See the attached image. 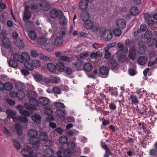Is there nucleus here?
Segmentation results:
<instances>
[{"label":"nucleus","mask_w":157,"mask_h":157,"mask_svg":"<svg viewBox=\"0 0 157 157\" xmlns=\"http://www.w3.org/2000/svg\"><path fill=\"white\" fill-rule=\"evenodd\" d=\"M26 11L24 12V17L26 19H29L31 17V14L27 10H26Z\"/></svg>","instance_id":"64"},{"label":"nucleus","mask_w":157,"mask_h":157,"mask_svg":"<svg viewBox=\"0 0 157 157\" xmlns=\"http://www.w3.org/2000/svg\"><path fill=\"white\" fill-rule=\"evenodd\" d=\"M17 108L19 109V112L21 115L28 116L30 115V112L27 110L23 109V107L21 105H18L17 107Z\"/></svg>","instance_id":"13"},{"label":"nucleus","mask_w":157,"mask_h":157,"mask_svg":"<svg viewBox=\"0 0 157 157\" xmlns=\"http://www.w3.org/2000/svg\"><path fill=\"white\" fill-rule=\"evenodd\" d=\"M79 132L75 129H71L67 132V134L71 136H75L77 135Z\"/></svg>","instance_id":"52"},{"label":"nucleus","mask_w":157,"mask_h":157,"mask_svg":"<svg viewBox=\"0 0 157 157\" xmlns=\"http://www.w3.org/2000/svg\"><path fill=\"white\" fill-rule=\"evenodd\" d=\"M90 56L92 59L96 58L98 57H101L102 56V54L99 51H98L96 52L91 53Z\"/></svg>","instance_id":"32"},{"label":"nucleus","mask_w":157,"mask_h":157,"mask_svg":"<svg viewBox=\"0 0 157 157\" xmlns=\"http://www.w3.org/2000/svg\"><path fill=\"white\" fill-rule=\"evenodd\" d=\"M56 113L57 117L59 118L64 117L66 114L65 110L59 109H58L56 110Z\"/></svg>","instance_id":"24"},{"label":"nucleus","mask_w":157,"mask_h":157,"mask_svg":"<svg viewBox=\"0 0 157 157\" xmlns=\"http://www.w3.org/2000/svg\"><path fill=\"white\" fill-rule=\"evenodd\" d=\"M2 131L6 136L10 137L11 135L9 131L5 127H4L2 129Z\"/></svg>","instance_id":"55"},{"label":"nucleus","mask_w":157,"mask_h":157,"mask_svg":"<svg viewBox=\"0 0 157 157\" xmlns=\"http://www.w3.org/2000/svg\"><path fill=\"white\" fill-rule=\"evenodd\" d=\"M105 35L106 36V38L108 40H109L112 37V33L109 31H105L104 33Z\"/></svg>","instance_id":"56"},{"label":"nucleus","mask_w":157,"mask_h":157,"mask_svg":"<svg viewBox=\"0 0 157 157\" xmlns=\"http://www.w3.org/2000/svg\"><path fill=\"white\" fill-rule=\"evenodd\" d=\"M109 63L110 64L111 67L113 69H117L119 67V65L117 63V61L113 58H110L109 59Z\"/></svg>","instance_id":"14"},{"label":"nucleus","mask_w":157,"mask_h":157,"mask_svg":"<svg viewBox=\"0 0 157 157\" xmlns=\"http://www.w3.org/2000/svg\"><path fill=\"white\" fill-rule=\"evenodd\" d=\"M117 48L120 49L117 52V53H121L122 51H124V46L123 43L121 42H119L117 45Z\"/></svg>","instance_id":"43"},{"label":"nucleus","mask_w":157,"mask_h":157,"mask_svg":"<svg viewBox=\"0 0 157 157\" xmlns=\"http://www.w3.org/2000/svg\"><path fill=\"white\" fill-rule=\"evenodd\" d=\"M72 152L71 150L67 149L63 151V155L64 157H70L71 156Z\"/></svg>","instance_id":"51"},{"label":"nucleus","mask_w":157,"mask_h":157,"mask_svg":"<svg viewBox=\"0 0 157 157\" xmlns=\"http://www.w3.org/2000/svg\"><path fill=\"white\" fill-rule=\"evenodd\" d=\"M83 68L85 71H90L92 69L93 67L91 63H87L84 66Z\"/></svg>","instance_id":"36"},{"label":"nucleus","mask_w":157,"mask_h":157,"mask_svg":"<svg viewBox=\"0 0 157 157\" xmlns=\"http://www.w3.org/2000/svg\"><path fill=\"white\" fill-rule=\"evenodd\" d=\"M63 71L65 73L68 75H71L73 71L72 68L68 66L66 67Z\"/></svg>","instance_id":"39"},{"label":"nucleus","mask_w":157,"mask_h":157,"mask_svg":"<svg viewBox=\"0 0 157 157\" xmlns=\"http://www.w3.org/2000/svg\"><path fill=\"white\" fill-rule=\"evenodd\" d=\"M33 120L35 122L39 124L40 122L41 119V117L38 114H35L31 117Z\"/></svg>","instance_id":"29"},{"label":"nucleus","mask_w":157,"mask_h":157,"mask_svg":"<svg viewBox=\"0 0 157 157\" xmlns=\"http://www.w3.org/2000/svg\"><path fill=\"white\" fill-rule=\"evenodd\" d=\"M46 41V39L44 37H39L37 39V43L41 45H44Z\"/></svg>","instance_id":"48"},{"label":"nucleus","mask_w":157,"mask_h":157,"mask_svg":"<svg viewBox=\"0 0 157 157\" xmlns=\"http://www.w3.org/2000/svg\"><path fill=\"white\" fill-rule=\"evenodd\" d=\"M29 103L32 106H37L39 105V100H37L35 98H31L29 100Z\"/></svg>","instance_id":"38"},{"label":"nucleus","mask_w":157,"mask_h":157,"mask_svg":"<svg viewBox=\"0 0 157 157\" xmlns=\"http://www.w3.org/2000/svg\"><path fill=\"white\" fill-rule=\"evenodd\" d=\"M13 59L17 62L20 63H22L21 56L18 54L16 53L14 55Z\"/></svg>","instance_id":"41"},{"label":"nucleus","mask_w":157,"mask_h":157,"mask_svg":"<svg viewBox=\"0 0 157 157\" xmlns=\"http://www.w3.org/2000/svg\"><path fill=\"white\" fill-rule=\"evenodd\" d=\"M59 141L61 144H65L67 142V139L65 136H63L59 138Z\"/></svg>","instance_id":"53"},{"label":"nucleus","mask_w":157,"mask_h":157,"mask_svg":"<svg viewBox=\"0 0 157 157\" xmlns=\"http://www.w3.org/2000/svg\"><path fill=\"white\" fill-rule=\"evenodd\" d=\"M41 53H38L36 50H32L30 51V55L33 58H36L38 56H40Z\"/></svg>","instance_id":"45"},{"label":"nucleus","mask_w":157,"mask_h":157,"mask_svg":"<svg viewBox=\"0 0 157 157\" xmlns=\"http://www.w3.org/2000/svg\"><path fill=\"white\" fill-rule=\"evenodd\" d=\"M21 152L24 157H37L36 154L33 152V148L29 146L22 149Z\"/></svg>","instance_id":"2"},{"label":"nucleus","mask_w":157,"mask_h":157,"mask_svg":"<svg viewBox=\"0 0 157 157\" xmlns=\"http://www.w3.org/2000/svg\"><path fill=\"white\" fill-rule=\"evenodd\" d=\"M44 144V146L49 147L52 146L53 144V142L50 140H47L45 141Z\"/></svg>","instance_id":"63"},{"label":"nucleus","mask_w":157,"mask_h":157,"mask_svg":"<svg viewBox=\"0 0 157 157\" xmlns=\"http://www.w3.org/2000/svg\"><path fill=\"white\" fill-rule=\"evenodd\" d=\"M10 93L11 94H12L13 95H12V97H16L20 99H23L25 96V93L22 90H18L16 92L14 91H12Z\"/></svg>","instance_id":"5"},{"label":"nucleus","mask_w":157,"mask_h":157,"mask_svg":"<svg viewBox=\"0 0 157 157\" xmlns=\"http://www.w3.org/2000/svg\"><path fill=\"white\" fill-rule=\"evenodd\" d=\"M113 32L115 36H119L121 34V30L118 28L115 29L113 31Z\"/></svg>","instance_id":"61"},{"label":"nucleus","mask_w":157,"mask_h":157,"mask_svg":"<svg viewBox=\"0 0 157 157\" xmlns=\"http://www.w3.org/2000/svg\"><path fill=\"white\" fill-rule=\"evenodd\" d=\"M0 42L6 47H8L11 44L9 39L6 37V34L3 32L0 33Z\"/></svg>","instance_id":"3"},{"label":"nucleus","mask_w":157,"mask_h":157,"mask_svg":"<svg viewBox=\"0 0 157 157\" xmlns=\"http://www.w3.org/2000/svg\"><path fill=\"white\" fill-rule=\"evenodd\" d=\"M49 80L51 82L56 83H59L60 81V79L56 75H52L49 77Z\"/></svg>","instance_id":"19"},{"label":"nucleus","mask_w":157,"mask_h":157,"mask_svg":"<svg viewBox=\"0 0 157 157\" xmlns=\"http://www.w3.org/2000/svg\"><path fill=\"white\" fill-rule=\"evenodd\" d=\"M63 39L61 37H57L55 40L54 44L56 46H60L63 43Z\"/></svg>","instance_id":"23"},{"label":"nucleus","mask_w":157,"mask_h":157,"mask_svg":"<svg viewBox=\"0 0 157 157\" xmlns=\"http://www.w3.org/2000/svg\"><path fill=\"white\" fill-rule=\"evenodd\" d=\"M6 113L8 115V116L13 119L14 121H17L18 120V117L16 116V112L10 109H7L6 111Z\"/></svg>","instance_id":"7"},{"label":"nucleus","mask_w":157,"mask_h":157,"mask_svg":"<svg viewBox=\"0 0 157 157\" xmlns=\"http://www.w3.org/2000/svg\"><path fill=\"white\" fill-rule=\"evenodd\" d=\"M16 43L17 46L19 48H22L24 47V44L22 41L21 40H17L16 41Z\"/></svg>","instance_id":"54"},{"label":"nucleus","mask_w":157,"mask_h":157,"mask_svg":"<svg viewBox=\"0 0 157 157\" xmlns=\"http://www.w3.org/2000/svg\"><path fill=\"white\" fill-rule=\"evenodd\" d=\"M75 143L72 142H68L67 144V149L71 150V151H74V149L75 147Z\"/></svg>","instance_id":"34"},{"label":"nucleus","mask_w":157,"mask_h":157,"mask_svg":"<svg viewBox=\"0 0 157 157\" xmlns=\"http://www.w3.org/2000/svg\"><path fill=\"white\" fill-rule=\"evenodd\" d=\"M133 44V41L132 40L129 39H127L125 42V45L126 49L128 51V48L127 47Z\"/></svg>","instance_id":"62"},{"label":"nucleus","mask_w":157,"mask_h":157,"mask_svg":"<svg viewBox=\"0 0 157 157\" xmlns=\"http://www.w3.org/2000/svg\"><path fill=\"white\" fill-rule=\"evenodd\" d=\"M99 72L101 75H107L109 72V69L105 66H102L100 68Z\"/></svg>","instance_id":"27"},{"label":"nucleus","mask_w":157,"mask_h":157,"mask_svg":"<svg viewBox=\"0 0 157 157\" xmlns=\"http://www.w3.org/2000/svg\"><path fill=\"white\" fill-rule=\"evenodd\" d=\"M139 10L137 8L136 6H133L130 10V13L131 14L134 16L138 13Z\"/></svg>","instance_id":"42"},{"label":"nucleus","mask_w":157,"mask_h":157,"mask_svg":"<svg viewBox=\"0 0 157 157\" xmlns=\"http://www.w3.org/2000/svg\"><path fill=\"white\" fill-rule=\"evenodd\" d=\"M47 68L48 70L51 71H54L56 69V66L53 63H49L47 65Z\"/></svg>","instance_id":"44"},{"label":"nucleus","mask_w":157,"mask_h":157,"mask_svg":"<svg viewBox=\"0 0 157 157\" xmlns=\"http://www.w3.org/2000/svg\"><path fill=\"white\" fill-rule=\"evenodd\" d=\"M53 151L50 148L48 147L45 149L44 151L45 157H51L53 153Z\"/></svg>","instance_id":"17"},{"label":"nucleus","mask_w":157,"mask_h":157,"mask_svg":"<svg viewBox=\"0 0 157 157\" xmlns=\"http://www.w3.org/2000/svg\"><path fill=\"white\" fill-rule=\"evenodd\" d=\"M57 66L58 69L61 71H63V70L65 67L63 63L61 62H58L57 64Z\"/></svg>","instance_id":"57"},{"label":"nucleus","mask_w":157,"mask_h":157,"mask_svg":"<svg viewBox=\"0 0 157 157\" xmlns=\"http://www.w3.org/2000/svg\"><path fill=\"white\" fill-rule=\"evenodd\" d=\"M21 56L22 62L24 60L27 61L30 60V56L29 54L26 52H23L22 53Z\"/></svg>","instance_id":"26"},{"label":"nucleus","mask_w":157,"mask_h":157,"mask_svg":"<svg viewBox=\"0 0 157 157\" xmlns=\"http://www.w3.org/2000/svg\"><path fill=\"white\" fill-rule=\"evenodd\" d=\"M27 96L30 98H35L37 97V94L35 91L30 90L27 92Z\"/></svg>","instance_id":"30"},{"label":"nucleus","mask_w":157,"mask_h":157,"mask_svg":"<svg viewBox=\"0 0 157 157\" xmlns=\"http://www.w3.org/2000/svg\"><path fill=\"white\" fill-rule=\"evenodd\" d=\"M152 33L150 30H147L144 34V37L145 39L148 40L150 39L152 36Z\"/></svg>","instance_id":"31"},{"label":"nucleus","mask_w":157,"mask_h":157,"mask_svg":"<svg viewBox=\"0 0 157 157\" xmlns=\"http://www.w3.org/2000/svg\"><path fill=\"white\" fill-rule=\"evenodd\" d=\"M54 105L56 108L64 109L65 108L63 104L61 102H55L54 103Z\"/></svg>","instance_id":"50"},{"label":"nucleus","mask_w":157,"mask_h":157,"mask_svg":"<svg viewBox=\"0 0 157 157\" xmlns=\"http://www.w3.org/2000/svg\"><path fill=\"white\" fill-rule=\"evenodd\" d=\"M38 6L37 1L36 0H34L31 2L30 5L25 7V10H28L32 12H36L38 10Z\"/></svg>","instance_id":"4"},{"label":"nucleus","mask_w":157,"mask_h":157,"mask_svg":"<svg viewBox=\"0 0 157 157\" xmlns=\"http://www.w3.org/2000/svg\"><path fill=\"white\" fill-rule=\"evenodd\" d=\"M59 24L62 25H65L67 23V19L63 15V11H60L59 15L58 17Z\"/></svg>","instance_id":"6"},{"label":"nucleus","mask_w":157,"mask_h":157,"mask_svg":"<svg viewBox=\"0 0 157 157\" xmlns=\"http://www.w3.org/2000/svg\"><path fill=\"white\" fill-rule=\"evenodd\" d=\"M50 102L49 99L47 98L41 97L39 99V104H40L42 106H46L48 105Z\"/></svg>","instance_id":"11"},{"label":"nucleus","mask_w":157,"mask_h":157,"mask_svg":"<svg viewBox=\"0 0 157 157\" xmlns=\"http://www.w3.org/2000/svg\"><path fill=\"white\" fill-rule=\"evenodd\" d=\"M28 36L30 39L33 40H35L37 36L36 32L33 30H31L29 32Z\"/></svg>","instance_id":"25"},{"label":"nucleus","mask_w":157,"mask_h":157,"mask_svg":"<svg viewBox=\"0 0 157 157\" xmlns=\"http://www.w3.org/2000/svg\"><path fill=\"white\" fill-rule=\"evenodd\" d=\"M88 4L85 0H82L79 4V8L82 10L86 9L88 7Z\"/></svg>","instance_id":"21"},{"label":"nucleus","mask_w":157,"mask_h":157,"mask_svg":"<svg viewBox=\"0 0 157 157\" xmlns=\"http://www.w3.org/2000/svg\"><path fill=\"white\" fill-rule=\"evenodd\" d=\"M84 26L87 29H91L93 27V24L90 20L86 21L84 24Z\"/></svg>","instance_id":"18"},{"label":"nucleus","mask_w":157,"mask_h":157,"mask_svg":"<svg viewBox=\"0 0 157 157\" xmlns=\"http://www.w3.org/2000/svg\"><path fill=\"white\" fill-rule=\"evenodd\" d=\"M17 134L18 136H21L22 133V127L21 126L18 124H16L14 126Z\"/></svg>","instance_id":"22"},{"label":"nucleus","mask_w":157,"mask_h":157,"mask_svg":"<svg viewBox=\"0 0 157 157\" xmlns=\"http://www.w3.org/2000/svg\"><path fill=\"white\" fill-rule=\"evenodd\" d=\"M4 90H10L13 88L12 84L10 82L4 83Z\"/></svg>","instance_id":"35"},{"label":"nucleus","mask_w":157,"mask_h":157,"mask_svg":"<svg viewBox=\"0 0 157 157\" xmlns=\"http://www.w3.org/2000/svg\"><path fill=\"white\" fill-rule=\"evenodd\" d=\"M77 68H80L82 64V62L80 60L78 59L76 60V62L73 64Z\"/></svg>","instance_id":"59"},{"label":"nucleus","mask_w":157,"mask_h":157,"mask_svg":"<svg viewBox=\"0 0 157 157\" xmlns=\"http://www.w3.org/2000/svg\"><path fill=\"white\" fill-rule=\"evenodd\" d=\"M130 98L132 100V102L135 104H138L139 102V101L138 100L136 96L134 95H131Z\"/></svg>","instance_id":"60"},{"label":"nucleus","mask_w":157,"mask_h":157,"mask_svg":"<svg viewBox=\"0 0 157 157\" xmlns=\"http://www.w3.org/2000/svg\"><path fill=\"white\" fill-rule=\"evenodd\" d=\"M32 63L33 67H40L41 65L40 62L38 60L36 59L33 60L32 61Z\"/></svg>","instance_id":"49"},{"label":"nucleus","mask_w":157,"mask_h":157,"mask_svg":"<svg viewBox=\"0 0 157 157\" xmlns=\"http://www.w3.org/2000/svg\"><path fill=\"white\" fill-rule=\"evenodd\" d=\"M28 135L31 137L30 142L32 144L33 147L35 149L38 148L40 140L36 137L38 135L37 132L35 130H31L29 131Z\"/></svg>","instance_id":"1"},{"label":"nucleus","mask_w":157,"mask_h":157,"mask_svg":"<svg viewBox=\"0 0 157 157\" xmlns=\"http://www.w3.org/2000/svg\"><path fill=\"white\" fill-rule=\"evenodd\" d=\"M80 17L81 19L83 21L88 20L90 17V15L87 12L83 11L80 14Z\"/></svg>","instance_id":"16"},{"label":"nucleus","mask_w":157,"mask_h":157,"mask_svg":"<svg viewBox=\"0 0 157 157\" xmlns=\"http://www.w3.org/2000/svg\"><path fill=\"white\" fill-rule=\"evenodd\" d=\"M116 24L117 27L121 29L125 28L126 25L125 21L122 19H118L117 21Z\"/></svg>","instance_id":"12"},{"label":"nucleus","mask_w":157,"mask_h":157,"mask_svg":"<svg viewBox=\"0 0 157 157\" xmlns=\"http://www.w3.org/2000/svg\"><path fill=\"white\" fill-rule=\"evenodd\" d=\"M136 55V48L134 45H133L130 47L128 57L130 59H132L133 61L135 60Z\"/></svg>","instance_id":"9"},{"label":"nucleus","mask_w":157,"mask_h":157,"mask_svg":"<svg viewBox=\"0 0 157 157\" xmlns=\"http://www.w3.org/2000/svg\"><path fill=\"white\" fill-rule=\"evenodd\" d=\"M60 35L62 37H64L67 33V32L65 28H62L59 32Z\"/></svg>","instance_id":"58"},{"label":"nucleus","mask_w":157,"mask_h":157,"mask_svg":"<svg viewBox=\"0 0 157 157\" xmlns=\"http://www.w3.org/2000/svg\"><path fill=\"white\" fill-rule=\"evenodd\" d=\"M146 51V48L145 46L139 47L137 53L139 55H144Z\"/></svg>","instance_id":"37"},{"label":"nucleus","mask_w":157,"mask_h":157,"mask_svg":"<svg viewBox=\"0 0 157 157\" xmlns=\"http://www.w3.org/2000/svg\"><path fill=\"white\" fill-rule=\"evenodd\" d=\"M40 9L42 10L48 11L50 8V5L45 1H43L40 4Z\"/></svg>","instance_id":"10"},{"label":"nucleus","mask_w":157,"mask_h":157,"mask_svg":"<svg viewBox=\"0 0 157 157\" xmlns=\"http://www.w3.org/2000/svg\"><path fill=\"white\" fill-rule=\"evenodd\" d=\"M24 65L26 68L29 70L32 71L33 70V67L32 65V63H31L27 61H25L24 63Z\"/></svg>","instance_id":"47"},{"label":"nucleus","mask_w":157,"mask_h":157,"mask_svg":"<svg viewBox=\"0 0 157 157\" xmlns=\"http://www.w3.org/2000/svg\"><path fill=\"white\" fill-rule=\"evenodd\" d=\"M147 60V58L146 57L141 56L138 59V63L140 65H143L146 63Z\"/></svg>","instance_id":"28"},{"label":"nucleus","mask_w":157,"mask_h":157,"mask_svg":"<svg viewBox=\"0 0 157 157\" xmlns=\"http://www.w3.org/2000/svg\"><path fill=\"white\" fill-rule=\"evenodd\" d=\"M9 64L10 67L13 68L17 67L18 66L17 62L14 59L10 60L9 62Z\"/></svg>","instance_id":"40"},{"label":"nucleus","mask_w":157,"mask_h":157,"mask_svg":"<svg viewBox=\"0 0 157 157\" xmlns=\"http://www.w3.org/2000/svg\"><path fill=\"white\" fill-rule=\"evenodd\" d=\"M62 11L61 10H58L56 9H53L51 10L50 13V16L53 19H56L57 17H59V12Z\"/></svg>","instance_id":"8"},{"label":"nucleus","mask_w":157,"mask_h":157,"mask_svg":"<svg viewBox=\"0 0 157 157\" xmlns=\"http://www.w3.org/2000/svg\"><path fill=\"white\" fill-rule=\"evenodd\" d=\"M48 136L45 132H40L39 134V140L45 141L47 140Z\"/></svg>","instance_id":"46"},{"label":"nucleus","mask_w":157,"mask_h":157,"mask_svg":"<svg viewBox=\"0 0 157 157\" xmlns=\"http://www.w3.org/2000/svg\"><path fill=\"white\" fill-rule=\"evenodd\" d=\"M116 54L118 60L119 62L124 63L125 61L126 57L123 54L122 52L119 53H117V52Z\"/></svg>","instance_id":"15"},{"label":"nucleus","mask_w":157,"mask_h":157,"mask_svg":"<svg viewBox=\"0 0 157 157\" xmlns=\"http://www.w3.org/2000/svg\"><path fill=\"white\" fill-rule=\"evenodd\" d=\"M47 50L49 51L53 50L55 48V46L52 42H49L45 45Z\"/></svg>","instance_id":"33"},{"label":"nucleus","mask_w":157,"mask_h":157,"mask_svg":"<svg viewBox=\"0 0 157 157\" xmlns=\"http://www.w3.org/2000/svg\"><path fill=\"white\" fill-rule=\"evenodd\" d=\"M15 88L19 90H22L25 88V85L21 82H16L15 85Z\"/></svg>","instance_id":"20"}]
</instances>
